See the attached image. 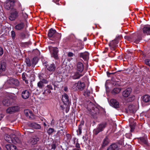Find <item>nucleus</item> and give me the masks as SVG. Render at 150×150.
Instances as JSON below:
<instances>
[{"mask_svg": "<svg viewBox=\"0 0 150 150\" xmlns=\"http://www.w3.org/2000/svg\"><path fill=\"white\" fill-rule=\"evenodd\" d=\"M107 124L105 122L100 123L98 125V127L93 130L95 135H97L100 132L103 131L106 126Z\"/></svg>", "mask_w": 150, "mask_h": 150, "instance_id": "3", "label": "nucleus"}, {"mask_svg": "<svg viewBox=\"0 0 150 150\" xmlns=\"http://www.w3.org/2000/svg\"><path fill=\"white\" fill-rule=\"evenodd\" d=\"M39 139L38 137H35L31 139L30 143L32 145H35L37 143L38 141H39Z\"/></svg>", "mask_w": 150, "mask_h": 150, "instance_id": "31", "label": "nucleus"}, {"mask_svg": "<svg viewBox=\"0 0 150 150\" xmlns=\"http://www.w3.org/2000/svg\"><path fill=\"white\" fill-rule=\"evenodd\" d=\"M66 137L68 141H70L71 139V135L69 134H66Z\"/></svg>", "mask_w": 150, "mask_h": 150, "instance_id": "48", "label": "nucleus"}, {"mask_svg": "<svg viewBox=\"0 0 150 150\" xmlns=\"http://www.w3.org/2000/svg\"><path fill=\"white\" fill-rule=\"evenodd\" d=\"M132 91V89L130 88H127L122 92V95L124 97H127L130 95Z\"/></svg>", "mask_w": 150, "mask_h": 150, "instance_id": "13", "label": "nucleus"}, {"mask_svg": "<svg viewBox=\"0 0 150 150\" xmlns=\"http://www.w3.org/2000/svg\"><path fill=\"white\" fill-rule=\"evenodd\" d=\"M9 83L11 84H14L16 86H18L19 84V82L18 80L17 79L14 78L10 79L9 81Z\"/></svg>", "mask_w": 150, "mask_h": 150, "instance_id": "24", "label": "nucleus"}, {"mask_svg": "<svg viewBox=\"0 0 150 150\" xmlns=\"http://www.w3.org/2000/svg\"><path fill=\"white\" fill-rule=\"evenodd\" d=\"M115 74V73H110L108 72H107V75L108 76H110V75L111 74Z\"/></svg>", "mask_w": 150, "mask_h": 150, "instance_id": "58", "label": "nucleus"}, {"mask_svg": "<svg viewBox=\"0 0 150 150\" xmlns=\"http://www.w3.org/2000/svg\"><path fill=\"white\" fill-rule=\"evenodd\" d=\"M19 109L18 106H12L8 108L6 110V112L7 113L12 114L18 111Z\"/></svg>", "mask_w": 150, "mask_h": 150, "instance_id": "4", "label": "nucleus"}, {"mask_svg": "<svg viewBox=\"0 0 150 150\" xmlns=\"http://www.w3.org/2000/svg\"><path fill=\"white\" fill-rule=\"evenodd\" d=\"M46 89H45L43 92V94H48L51 92V90H53V88L51 85H47L46 87Z\"/></svg>", "mask_w": 150, "mask_h": 150, "instance_id": "17", "label": "nucleus"}, {"mask_svg": "<svg viewBox=\"0 0 150 150\" xmlns=\"http://www.w3.org/2000/svg\"><path fill=\"white\" fill-rule=\"evenodd\" d=\"M30 112H31V111L28 110H25L24 111L25 114L27 117L28 115Z\"/></svg>", "mask_w": 150, "mask_h": 150, "instance_id": "45", "label": "nucleus"}, {"mask_svg": "<svg viewBox=\"0 0 150 150\" xmlns=\"http://www.w3.org/2000/svg\"><path fill=\"white\" fill-rule=\"evenodd\" d=\"M2 103L5 106H8L11 104V100L9 99H4L2 101Z\"/></svg>", "mask_w": 150, "mask_h": 150, "instance_id": "26", "label": "nucleus"}, {"mask_svg": "<svg viewBox=\"0 0 150 150\" xmlns=\"http://www.w3.org/2000/svg\"><path fill=\"white\" fill-rule=\"evenodd\" d=\"M31 66L33 67H34L37 62L36 60V58L35 57L33 58L31 61Z\"/></svg>", "mask_w": 150, "mask_h": 150, "instance_id": "36", "label": "nucleus"}, {"mask_svg": "<svg viewBox=\"0 0 150 150\" xmlns=\"http://www.w3.org/2000/svg\"><path fill=\"white\" fill-rule=\"evenodd\" d=\"M18 7L22 11H23L24 10V8L22 9L21 5L20 4H18Z\"/></svg>", "mask_w": 150, "mask_h": 150, "instance_id": "60", "label": "nucleus"}, {"mask_svg": "<svg viewBox=\"0 0 150 150\" xmlns=\"http://www.w3.org/2000/svg\"><path fill=\"white\" fill-rule=\"evenodd\" d=\"M6 64L4 62H0V70L1 72H4L6 70Z\"/></svg>", "mask_w": 150, "mask_h": 150, "instance_id": "25", "label": "nucleus"}, {"mask_svg": "<svg viewBox=\"0 0 150 150\" xmlns=\"http://www.w3.org/2000/svg\"><path fill=\"white\" fill-rule=\"evenodd\" d=\"M25 26V24L23 22H21L17 23L14 28L17 30H22L24 28Z\"/></svg>", "mask_w": 150, "mask_h": 150, "instance_id": "12", "label": "nucleus"}, {"mask_svg": "<svg viewBox=\"0 0 150 150\" xmlns=\"http://www.w3.org/2000/svg\"><path fill=\"white\" fill-rule=\"evenodd\" d=\"M141 39H136V40L135 41V42L136 43H138L139 42V40H140Z\"/></svg>", "mask_w": 150, "mask_h": 150, "instance_id": "62", "label": "nucleus"}, {"mask_svg": "<svg viewBox=\"0 0 150 150\" xmlns=\"http://www.w3.org/2000/svg\"><path fill=\"white\" fill-rule=\"evenodd\" d=\"M131 127V132H133L134 129V126H132L131 125H130Z\"/></svg>", "mask_w": 150, "mask_h": 150, "instance_id": "57", "label": "nucleus"}, {"mask_svg": "<svg viewBox=\"0 0 150 150\" xmlns=\"http://www.w3.org/2000/svg\"><path fill=\"white\" fill-rule=\"evenodd\" d=\"M84 121L83 120H81V121L80 124L78 126V130H77V131H79V135H80L81 134L82 127L84 125Z\"/></svg>", "mask_w": 150, "mask_h": 150, "instance_id": "30", "label": "nucleus"}, {"mask_svg": "<svg viewBox=\"0 0 150 150\" xmlns=\"http://www.w3.org/2000/svg\"><path fill=\"white\" fill-rule=\"evenodd\" d=\"M11 34L12 39L13 40L15 39L16 35L15 32L14 31L12 30L11 32Z\"/></svg>", "mask_w": 150, "mask_h": 150, "instance_id": "46", "label": "nucleus"}, {"mask_svg": "<svg viewBox=\"0 0 150 150\" xmlns=\"http://www.w3.org/2000/svg\"><path fill=\"white\" fill-rule=\"evenodd\" d=\"M54 131V129L50 128L48 129L47 130V133L49 135H52Z\"/></svg>", "mask_w": 150, "mask_h": 150, "instance_id": "40", "label": "nucleus"}, {"mask_svg": "<svg viewBox=\"0 0 150 150\" xmlns=\"http://www.w3.org/2000/svg\"><path fill=\"white\" fill-rule=\"evenodd\" d=\"M12 141H13L12 143H14V144L17 143H21V141L20 139L18 137H16L15 135H13L12 136Z\"/></svg>", "mask_w": 150, "mask_h": 150, "instance_id": "28", "label": "nucleus"}, {"mask_svg": "<svg viewBox=\"0 0 150 150\" xmlns=\"http://www.w3.org/2000/svg\"><path fill=\"white\" fill-rule=\"evenodd\" d=\"M142 103H149L150 102V96L148 95L143 96L141 98Z\"/></svg>", "mask_w": 150, "mask_h": 150, "instance_id": "19", "label": "nucleus"}, {"mask_svg": "<svg viewBox=\"0 0 150 150\" xmlns=\"http://www.w3.org/2000/svg\"><path fill=\"white\" fill-rule=\"evenodd\" d=\"M88 108L90 113L92 115L99 113V110L91 102H90Z\"/></svg>", "mask_w": 150, "mask_h": 150, "instance_id": "2", "label": "nucleus"}, {"mask_svg": "<svg viewBox=\"0 0 150 150\" xmlns=\"http://www.w3.org/2000/svg\"><path fill=\"white\" fill-rule=\"evenodd\" d=\"M51 149L55 150L56 148V145L54 144H51Z\"/></svg>", "mask_w": 150, "mask_h": 150, "instance_id": "55", "label": "nucleus"}, {"mask_svg": "<svg viewBox=\"0 0 150 150\" xmlns=\"http://www.w3.org/2000/svg\"><path fill=\"white\" fill-rule=\"evenodd\" d=\"M72 150H80V149L75 148L73 149Z\"/></svg>", "mask_w": 150, "mask_h": 150, "instance_id": "63", "label": "nucleus"}, {"mask_svg": "<svg viewBox=\"0 0 150 150\" xmlns=\"http://www.w3.org/2000/svg\"><path fill=\"white\" fill-rule=\"evenodd\" d=\"M129 97L127 99V101L131 102L133 101L135 98V96L133 95H129Z\"/></svg>", "mask_w": 150, "mask_h": 150, "instance_id": "37", "label": "nucleus"}, {"mask_svg": "<svg viewBox=\"0 0 150 150\" xmlns=\"http://www.w3.org/2000/svg\"><path fill=\"white\" fill-rule=\"evenodd\" d=\"M27 117L32 119H33L35 118L34 116L31 111V112H30L29 114L28 115Z\"/></svg>", "mask_w": 150, "mask_h": 150, "instance_id": "43", "label": "nucleus"}, {"mask_svg": "<svg viewBox=\"0 0 150 150\" xmlns=\"http://www.w3.org/2000/svg\"><path fill=\"white\" fill-rule=\"evenodd\" d=\"M62 100L66 105H68L71 103V100L69 99L68 96L66 93H64L62 95Z\"/></svg>", "mask_w": 150, "mask_h": 150, "instance_id": "7", "label": "nucleus"}, {"mask_svg": "<svg viewBox=\"0 0 150 150\" xmlns=\"http://www.w3.org/2000/svg\"><path fill=\"white\" fill-rule=\"evenodd\" d=\"M121 91L120 88H115L112 91V93L113 94L118 93Z\"/></svg>", "mask_w": 150, "mask_h": 150, "instance_id": "34", "label": "nucleus"}, {"mask_svg": "<svg viewBox=\"0 0 150 150\" xmlns=\"http://www.w3.org/2000/svg\"><path fill=\"white\" fill-rule=\"evenodd\" d=\"M79 55L80 57L82 58L85 61L88 59L89 53L87 52L80 53L79 54Z\"/></svg>", "mask_w": 150, "mask_h": 150, "instance_id": "9", "label": "nucleus"}, {"mask_svg": "<svg viewBox=\"0 0 150 150\" xmlns=\"http://www.w3.org/2000/svg\"><path fill=\"white\" fill-rule=\"evenodd\" d=\"M28 126L29 127L36 129H40L41 128V127L40 124L35 122L31 123L29 124H28Z\"/></svg>", "mask_w": 150, "mask_h": 150, "instance_id": "18", "label": "nucleus"}, {"mask_svg": "<svg viewBox=\"0 0 150 150\" xmlns=\"http://www.w3.org/2000/svg\"><path fill=\"white\" fill-rule=\"evenodd\" d=\"M22 79L23 80H24L25 81V82L26 83H28V82L27 80H26V77H25V76L24 75H22Z\"/></svg>", "mask_w": 150, "mask_h": 150, "instance_id": "52", "label": "nucleus"}, {"mask_svg": "<svg viewBox=\"0 0 150 150\" xmlns=\"http://www.w3.org/2000/svg\"><path fill=\"white\" fill-rule=\"evenodd\" d=\"M42 82L43 83L47 84L48 82V81L45 79H43L42 80H41Z\"/></svg>", "mask_w": 150, "mask_h": 150, "instance_id": "49", "label": "nucleus"}, {"mask_svg": "<svg viewBox=\"0 0 150 150\" xmlns=\"http://www.w3.org/2000/svg\"><path fill=\"white\" fill-rule=\"evenodd\" d=\"M74 55V54L72 52H69L67 54V55L69 57H73Z\"/></svg>", "mask_w": 150, "mask_h": 150, "instance_id": "53", "label": "nucleus"}, {"mask_svg": "<svg viewBox=\"0 0 150 150\" xmlns=\"http://www.w3.org/2000/svg\"><path fill=\"white\" fill-rule=\"evenodd\" d=\"M145 62L146 64L150 67V60L148 59L145 61Z\"/></svg>", "mask_w": 150, "mask_h": 150, "instance_id": "50", "label": "nucleus"}, {"mask_svg": "<svg viewBox=\"0 0 150 150\" xmlns=\"http://www.w3.org/2000/svg\"><path fill=\"white\" fill-rule=\"evenodd\" d=\"M65 132V130L63 129H61L60 130L58 131L57 134L59 137L60 136H62L63 135H64Z\"/></svg>", "mask_w": 150, "mask_h": 150, "instance_id": "35", "label": "nucleus"}, {"mask_svg": "<svg viewBox=\"0 0 150 150\" xmlns=\"http://www.w3.org/2000/svg\"><path fill=\"white\" fill-rule=\"evenodd\" d=\"M3 53L4 50L1 47H0V56H1L3 54Z\"/></svg>", "mask_w": 150, "mask_h": 150, "instance_id": "51", "label": "nucleus"}, {"mask_svg": "<svg viewBox=\"0 0 150 150\" xmlns=\"http://www.w3.org/2000/svg\"><path fill=\"white\" fill-rule=\"evenodd\" d=\"M25 62L27 66L30 67L31 66V61L29 58H26L25 59Z\"/></svg>", "mask_w": 150, "mask_h": 150, "instance_id": "38", "label": "nucleus"}, {"mask_svg": "<svg viewBox=\"0 0 150 150\" xmlns=\"http://www.w3.org/2000/svg\"><path fill=\"white\" fill-rule=\"evenodd\" d=\"M90 94V92L89 90L86 89L84 93L83 94L85 96H88Z\"/></svg>", "mask_w": 150, "mask_h": 150, "instance_id": "42", "label": "nucleus"}, {"mask_svg": "<svg viewBox=\"0 0 150 150\" xmlns=\"http://www.w3.org/2000/svg\"><path fill=\"white\" fill-rule=\"evenodd\" d=\"M74 87H76L80 91H82L85 87V84L84 83L79 81L77 83H75Z\"/></svg>", "mask_w": 150, "mask_h": 150, "instance_id": "6", "label": "nucleus"}, {"mask_svg": "<svg viewBox=\"0 0 150 150\" xmlns=\"http://www.w3.org/2000/svg\"><path fill=\"white\" fill-rule=\"evenodd\" d=\"M37 85L40 88H42L44 86V84L41 80L38 82Z\"/></svg>", "mask_w": 150, "mask_h": 150, "instance_id": "41", "label": "nucleus"}, {"mask_svg": "<svg viewBox=\"0 0 150 150\" xmlns=\"http://www.w3.org/2000/svg\"><path fill=\"white\" fill-rule=\"evenodd\" d=\"M122 36L121 35H118L117 36L115 39H116V40H118L119 41L122 38Z\"/></svg>", "mask_w": 150, "mask_h": 150, "instance_id": "54", "label": "nucleus"}, {"mask_svg": "<svg viewBox=\"0 0 150 150\" xmlns=\"http://www.w3.org/2000/svg\"><path fill=\"white\" fill-rule=\"evenodd\" d=\"M6 147L7 150H16V146L11 144H8L6 145Z\"/></svg>", "mask_w": 150, "mask_h": 150, "instance_id": "27", "label": "nucleus"}, {"mask_svg": "<svg viewBox=\"0 0 150 150\" xmlns=\"http://www.w3.org/2000/svg\"><path fill=\"white\" fill-rule=\"evenodd\" d=\"M119 147L118 145L116 144H113L110 146L107 150H118Z\"/></svg>", "mask_w": 150, "mask_h": 150, "instance_id": "21", "label": "nucleus"}, {"mask_svg": "<svg viewBox=\"0 0 150 150\" xmlns=\"http://www.w3.org/2000/svg\"><path fill=\"white\" fill-rule=\"evenodd\" d=\"M75 146L77 148L80 149V146L79 144L78 143H77L75 145Z\"/></svg>", "mask_w": 150, "mask_h": 150, "instance_id": "59", "label": "nucleus"}, {"mask_svg": "<svg viewBox=\"0 0 150 150\" xmlns=\"http://www.w3.org/2000/svg\"><path fill=\"white\" fill-rule=\"evenodd\" d=\"M118 42V41L116 40V39H114L111 41L109 44V45L110 47L111 50H115V47L117 46V44Z\"/></svg>", "mask_w": 150, "mask_h": 150, "instance_id": "11", "label": "nucleus"}, {"mask_svg": "<svg viewBox=\"0 0 150 150\" xmlns=\"http://www.w3.org/2000/svg\"><path fill=\"white\" fill-rule=\"evenodd\" d=\"M53 85H54V90H55L56 88H59V83L58 81L54 82L52 83Z\"/></svg>", "mask_w": 150, "mask_h": 150, "instance_id": "39", "label": "nucleus"}, {"mask_svg": "<svg viewBox=\"0 0 150 150\" xmlns=\"http://www.w3.org/2000/svg\"><path fill=\"white\" fill-rule=\"evenodd\" d=\"M84 66L83 64L81 62H78L76 64V70L80 73L82 72L83 70Z\"/></svg>", "mask_w": 150, "mask_h": 150, "instance_id": "15", "label": "nucleus"}, {"mask_svg": "<svg viewBox=\"0 0 150 150\" xmlns=\"http://www.w3.org/2000/svg\"><path fill=\"white\" fill-rule=\"evenodd\" d=\"M20 38L23 39H24L25 38L26 35L25 33H21L20 35Z\"/></svg>", "mask_w": 150, "mask_h": 150, "instance_id": "47", "label": "nucleus"}, {"mask_svg": "<svg viewBox=\"0 0 150 150\" xmlns=\"http://www.w3.org/2000/svg\"><path fill=\"white\" fill-rule=\"evenodd\" d=\"M120 80L119 79H117V81L115 80V82H120Z\"/></svg>", "mask_w": 150, "mask_h": 150, "instance_id": "64", "label": "nucleus"}, {"mask_svg": "<svg viewBox=\"0 0 150 150\" xmlns=\"http://www.w3.org/2000/svg\"><path fill=\"white\" fill-rule=\"evenodd\" d=\"M58 50L57 47H55L53 48L52 51L51 52V56L55 59H58Z\"/></svg>", "mask_w": 150, "mask_h": 150, "instance_id": "10", "label": "nucleus"}, {"mask_svg": "<svg viewBox=\"0 0 150 150\" xmlns=\"http://www.w3.org/2000/svg\"><path fill=\"white\" fill-rule=\"evenodd\" d=\"M59 1V0H53V1L55 3H56L57 4V5H59V3H58L57 2H58Z\"/></svg>", "mask_w": 150, "mask_h": 150, "instance_id": "61", "label": "nucleus"}, {"mask_svg": "<svg viewBox=\"0 0 150 150\" xmlns=\"http://www.w3.org/2000/svg\"><path fill=\"white\" fill-rule=\"evenodd\" d=\"M47 70L50 71L54 72L55 70L56 67L54 63L47 65Z\"/></svg>", "mask_w": 150, "mask_h": 150, "instance_id": "20", "label": "nucleus"}, {"mask_svg": "<svg viewBox=\"0 0 150 150\" xmlns=\"http://www.w3.org/2000/svg\"><path fill=\"white\" fill-rule=\"evenodd\" d=\"M143 32L147 35H150V26H145L143 28Z\"/></svg>", "mask_w": 150, "mask_h": 150, "instance_id": "23", "label": "nucleus"}, {"mask_svg": "<svg viewBox=\"0 0 150 150\" xmlns=\"http://www.w3.org/2000/svg\"><path fill=\"white\" fill-rule=\"evenodd\" d=\"M128 110L130 112L134 113L136 111L135 106L133 105H129L128 107Z\"/></svg>", "mask_w": 150, "mask_h": 150, "instance_id": "32", "label": "nucleus"}, {"mask_svg": "<svg viewBox=\"0 0 150 150\" xmlns=\"http://www.w3.org/2000/svg\"><path fill=\"white\" fill-rule=\"evenodd\" d=\"M18 16V12L16 11H15L11 14L9 16V19L11 21L14 20Z\"/></svg>", "mask_w": 150, "mask_h": 150, "instance_id": "16", "label": "nucleus"}, {"mask_svg": "<svg viewBox=\"0 0 150 150\" xmlns=\"http://www.w3.org/2000/svg\"><path fill=\"white\" fill-rule=\"evenodd\" d=\"M47 62L46 61H45V62H43V64L46 67V68H47V65H48L47 64Z\"/></svg>", "mask_w": 150, "mask_h": 150, "instance_id": "56", "label": "nucleus"}, {"mask_svg": "<svg viewBox=\"0 0 150 150\" xmlns=\"http://www.w3.org/2000/svg\"><path fill=\"white\" fill-rule=\"evenodd\" d=\"M48 36L50 38V39L57 42L59 40L61 37V35L60 34L57 32L55 30L52 28L49 30Z\"/></svg>", "mask_w": 150, "mask_h": 150, "instance_id": "1", "label": "nucleus"}, {"mask_svg": "<svg viewBox=\"0 0 150 150\" xmlns=\"http://www.w3.org/2000/svg\"><path fill=\"white\" fill-rule=\"evenodd\" d=\"M4 139L8 142L12 143L13 142V138L11 137L9 135H6L4 137Z\"/></svg>", "mask_w": 150, "mask_h": 150, "instance_id": "33", "label": "nucleus"}, {"mask_svg": "<svg viewBox=\"0 0 150 150\" xmlns=\"http://www.w3.org/2000/svg\"><path fill=\"white\" fill-rule=\"evenodd\" d=\"M140 140L143 143L145 144H147V142L146 139L143 137H141L140 138Z\"/></svg>", "mask_w": 150, "mask_h": 150, "instance_id": "44", "label": "nucleus"}, {"mask_svg": "<svg viewBox=\"0 0 150 150\" xmlns=\"http://www.w3.org/2000/svg\"><path fill=\"white\" fill-rule=\"evenodd\" d=\"M83 75V74H80L79 72L76 71L74 74L72 76L71 78L74 79H79L81 76H82Z\"/></svg>", "mask_w": 150, "mask_h": 150, "instance_id": "22", "label": "nucleus"}, {"mask_svg": "<svg viewBox=\"0 0 150 150\" xmlns=\"http://www.w3.org/2000/svg\"><path fill=\"white\" fill-rule=\"evenodd\" d=\"M110 105L112 107L116 108L119 107V102L114 99H112L110 100Z\"/></svg>", "mask_w": 150, "mask_h": 150, "instance_id": "14", "label": "nucleus"}, {"mask_svg": "<svg viewBox=\"0 0 150 150\" xmlns=\"http://www.w3.org/2000/svg\"><path fill=\"white\" fill-rule=\"evenodd\" d=\"M30 94L31 92L29 90H25L22 92L21 96L23 99H26L28 98L29 97Z\"/></svg>", "mask_w": 150, "mask_h": 150, "instance_id": "8", "label": "nucleus"}, {"mask_svg": "<svg viewBox=\"0 0 150 150\" xmlns=\"http://www.w3.org/2000/svg\"><path fill=\"white\" fill-rule=\"evenodd\" d=\"M109 142V139L107 136H106L103 140L102 147H105L108 144Z\"/></svg>", "mask_w": 150, "mask_h": 150, "instance_id": "29", "label": "nucleus"}, {"mask_svg": "<svg viewBox=\"0 0 150 150\" xmlns=\"http://www.w3.org/2000/svg\"><path fill=\"white\" fill-rule=\"evenodd\" d=\"M14 0H7L4 5L5 8L8 10L12 9L14 6Z\"/></svg>", "mask_w": 150, "mask_h": 150, "instance_id": "5", "label": "nucleus"}]
</instances>
